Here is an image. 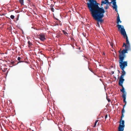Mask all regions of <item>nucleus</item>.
<instances>
[{"label": "nucleus", "mask_w": 131, "mask_h": 131, "mask_svg": "<svg viewBox=\"0 0 131 131\" xmlns=\"http://www.w3.org/2000/svg\"><path fill=\"white\" fill-rule=\"evenodd\" d=\"M91 14L94 19L97 21V26L100 27L99 23L100 24L103 22L102 18L104 16V14L105 11L104 9L90 11Z\"/></svg>", "instance_id": "f257e3e1"}, {"label": "nucleus", "mask_w": 131, "mask_h": 131, "mask_svg": "<svg viewBox=\"0 0 131 131\" xmlns=\"http://www.w3.org/2000/svg\"><path fill=\"white\" fill-rule=\"evenodd\" d=\"M89 2L86 3L88 8L90 11L104 9L103 7H100V4L95 0H89Z\"/></svg>", "instance_id": "f03ea898"}, {"label": "nucleus", "mask_w": 131, "mask_h": 131, "mask_svg": "<svg viewBox=\"0 0 131 131\" xmlns=\"http://www.w3.org/2000/svg\"><path fill=\"white\" fill-rule=\"evenodd\" d=\"M125 47V49H123L121 51H119V55L118 56L119 59L124 60L126 57L125 53H127V51L130 49V44H127Z\"/></svg>", "instance_id": "7ed1b4c3"}, {"label": "nucleus", "mask_w": 131, "mask_h": 131, "mask_svg": "<svg viewBox=\"0 0 131 131\" xmlns=\"http://www.w3.org/2000/svg\"><path fill=\"white\" fill-rule=\"evenodd\" d=\"M124 60L119 59V63L120 67L122 70V74L121 77H124L126 74V72L124 70L125 68L127 66V61H123Z\"/></svg>", "instance_id": "20e7f679"}, {"label": "nucleus", "mask_w": 131, "mask_h": 131, "mask_svg": "<svg viewBox=\"0 0 131 131\" xmlns=\"http://www.w3.org/2000/svg\"><path fill=\"white\" fill-rule=\"evenodd\" d=\"M117 27H118L119 30H120L121 33L122 35L123 36L124 38H128V37L126 34L125 30L124 29V26L120 25H117Z\"/></svg>", "instance_id": "39448f33"}, {"label": "nucleus", "mask_w": 131, "mask_h": 131, "mask_svg": "<svg viewBox=\"0 0 131 131\" xmlns=\"http://www.w3.org/2000/svg\"><path fill=\"white\" fill-rule=\"evenodd\" d=\"M123 77H120L118 83L119 85L122 87V89L120 90L121 92H124V91H125L123 85V83L125 80V79H123Z\"/></svg>", "instance_id": "423d86ee"}, {"label": "nucleus", "mask_w": 131, "mask_h": 131, "mask_svg": "<svg viewBox=\"0 0 131 131\" xmlns=\"http://www.w3.org/2000/svg\"><path fill=\"white\" fill-rule=\"evenodd\" d=\"M124 121L122 120L120 121V124L118 127V131H124V128L125 127Z\"/></svg>", "instance_id": "0eeeda50"}, {"label": "nucleus", "mask_w": 131, "mask_h": 131, "mask_svg": "<svg viewBox=\"0 0 131 131\" xmlns=\"http://www.w3.org/2000/svg\"><path fill=\"white\" fill-rule=\"evenodd\" d=\"M38 38L41 41H44L46 40L45 35L43 34H41L39 35L38 36Z\"/></svg>", "instance_id": "6e6552de"}, {"label": "nucleus", "mask_w": 131, "mask_h": 131, "mask_svg": "<svg viewBox=\"0 0 131 131\" xmlns=\"http://www.w3.org/2000/svg\"><path fill=\"white\" fill-rule=\"evenodd\" d=\"M122 92L123 93V94L122 95V96L123 97V102H124V103H125V105L126 104V92L125 91H124V92Z\"/></svg>", "instance_id": "1a4fd4ad"}, {"label": "nucleus", "mask_w": 131, "mask_h": 131, "mask_svg": "<svg viewBox=\"0 0 131 131\" xmlns=\"http://www.w3.org/2000/svg\"><path fill=\"white\" fill-rule=\"evenodd\" d=\"M113 4L114 6H113L114 9H115V10L117 12L118 11L117 9V6L116 4V2L115 0H113Z\"/></svg>", "instance_id": "9d476101"}, {"label": "nucleus", "mask_w": 131, "mask_h": 131, "mask_svg": "<svg viewBox=\"0 0 131 131\" xmlns=\"http://www.w3.org/2000/svg\"><path fill=\"white\" fill-rule=\"evenodd\" d=\"M108 2V0H105V1L103 0L101 2V6H102L104 4H106L107 5V3ZM102 7V6H101V7Z\"/></svg>", "instance_id": "9b49d317"}, {"label": "nucleus", "mask_w": 131, "mask_h": 131, "mask_svg": "<svg viewBox=\"0 0 131 131\" xmlns=\"http://www.w3.org/2000/svg\"><path fill=\"white\" fill-rule=\"evenodd\" d=\"M118 16H117V24H118L119 23V22L120 23H121L122 22V21L120 20L119 17V14L118 13H117Z\"/></svg>", "instance_id": "f8f14e48"}, {"label": "nucleus", "mask_w": 131, "mask_h": 131, "mask_svg": "<svg viewBox=\"0 0 131 131\" xmlns=\"http://www.w3.org/2000/svg\"><path fill=\"white\" fill-rule=\"evenodd\" d=\"M28 46L29 47H30L32 45V43L29 41H28Z\"/></svg>", "instance_id": "ddd939ff"}, {"label": "nucleus", "mask_w": 131, "mask_h": 131, "mask_svg": "<svg viewBox=\"0 0 131 131\" xmlns=\"http://www.w3.org/2000/svg\"><path fill=\"white\" fill-rule=\"evenodd\" d=\"M22 58L20 57H18L17 58L18 60L19 61V62H22V61H21V59Z\"/></svg>", "instance_id": "4468645a"}, {"label": "nucleus", "mask_w": 131, "mask_h": 131, "mask_svg": "<svg viewBox=\"0 0 131 131\" xmlns=\"http://www.w3.org/2000/svg\"><path fill=\"white\" fill-rule=\"evenodd\" d=\"M98 121H99L98 120H96V121L95 123H94V126H93V127H96V123L98 122Z\"/></svg>", "instance_id": "2eb2a0df"}, {"label": "nucleus", "mask_w": 131, "mask_h": 131, "mask_svg": "<svg viewBox=\"0 0 131 131\" xmlns=\"http://www.w3.org/2000/svg\"><path fill=\"white\" fill-rule=\"evenodd\" d=\"M125 106V105H124L123 108H122V113H124L125 112V110L124 109V107Z\"/></svg>", "instance_id": "dca6fc26"}, {"label": "nucleus", "mask_w": 131, "mask_h": 131, "mask_svg": "<svg viewBox=\"0 0 131 131\" xmlns=\"http://www.w3.org/2000/svg\"><path fill=\"white\" fill-rule=\"evenodd\" d=\"M126 39V44H130L129 43V41L128 40V38H127Z\"/></svg>", "instance_id": "f3484780"}, {"label": "nucleus", "mask_w": 131, "mask_h": 131, "mask_svg": "<svg viewBox=\"0 0 131 131\" xmlns=\"http://www.w3.org/2000/svg\"><path fill=\"white\" fill-rule=\"evenodd\" d=\"M105 9H107L109 8V6L108 5V4L106 5V6L104 8Z\"/></svg>", "instance_id": "a211bd4d"}, {"label": "nucleus", "mask_w": 131, "mask_h": 131, "mask_svg": "<svg viewBox=\"0 0 131 131\" xmlns=\"http://www.w3.org/2000/svg\"><path fill=\"white\" fill-rule=\"evenodd\" d=\"M124 116V115L123 113H122V116L121 117V121L122 119V118Z\"/></svg>", "instance_id": "6ab92c4d"}, {"label": "nucleus", "mask_w": 131, "mask_h": 131, "mask_svg": "<svg viewBox=\"0 0 131 131\" xmlns=\"http://www.w3.org/2000/svg\"><path fill=\"white\" fill-rule=\"evenodd\" d=\"M10 17L11 19H13L15 17L14 15H11Z\"/></svg>", "instance_id": "aec40b11"}, {"label": "nucleus", "mask_w": 131, "mask_h": 131, "mask_svg": "<svg viewBox=\"0 0 131 131\" xmlns=\"http://www.w3.org/2000/svg\"><path fill=\"white\" fill-rule=\"evenodd\" d=\"M23 0H19L21 4H23Z\"/></svg>", "instance_id": "412c9836"}, {"label": "nucleus", "mask_w": 131, "mask_h": 131, "mask_svg": "<svg viewBox=\"0 0 131 131\" xmlns=\"http://www.w3.org/2000/svg\"><path fill=\"white\" fill-rule=\"evenodd\" d=\"M127 45L126 43H125L124 42L123 43V47L125 46V47Z\"/></svg>", "instance_id": "4be33fe9"}, {"label": "nucleus", "mask_w": 131, "mask_h": 131, "mask_svg": "<svg viewBox=\"0 0 131 131\" xmlns=\"http://www.w3.org/2000/svg\"><path fill=\"white\" fill-rule=\"evenodd\" d=\"M107 117V115H106L105 116V119H106Z\"/></svg>", "instance_id": "5701e85b"}, {"label": "nucleus", "mask_w": 131, "mask_h": 131, "mask_svg": "<svg viewBox=\"0 0 131 131\" xmlns=\"http://www.w3.org/2000/svg\"><path fill=\"white\" fill-rule=\"evenodd\" d=\"M51 9V11L52 12H54V9L53 8H52Z\"/></svg>", "instance_id": "b1692460"}, {"label": "nucleus", "mask_w": 131, "mask_h": 131, "mask_svg": "<svg viewBox=\"0 0 131 131\" xmlns=\"http://www.w3.org/2000/svg\"><path fill=\"white\" fill-rule=\"evenodd\" d=\"M107 99L108 102H110V100L109 99H108L107 98Z\"/></svg>", "instance_id": "393cba45"}, {"label": "nucleus", "mask_w": 131, "mask_h": 131, "mask_svg": "<svg viewBox=\"0 0 131 131\" xmlns=\"http://www.w3.org/2000/svg\"><path fill=\"white\" fill-rule=\"evenodd\" d=\"M11 63L12 64H13L14 63V61H13L12 62H11Z\"/></svg>", "instance_id": "a878e982"}, {"label": "nucleus", "mask_w": 131, "mask_h": 131, "mask_svg": "<svg viewBox=\"0 0 131 131\" xmlns=\"http://www.w3.org/2000/svg\"><path fill=\"white\" fill-rule=\"evenodd\" d=\"M63 32L64 34L66 35V32L65 31H64L63 30Z\"/></svg>", "instance_id": "bb28decb"}, {"label": "nucleus", "mask_w": 131, "mask_h": 131, "mask_svg": "<svg viewBox=\"0 0 131 131\" xmlns=\"http://www.w3.org/2000/svg\"><path fill=\"white\" fill-rule=\"evenodd\" d=\"M111 3H110L109 2H108H108L107 3V4H108H108H110Z\"/></svg>", "instance_id": "cd10ccee"}, {"label": "nucleus", "mask_w": 131, "mask_h": 131, "mask_svg": "<svg viewBox=\"0 0 131 131\" xmlns=\"http://www.w3.org/2000/svg\"><path fill=\"white\" fill-rule=\"evenodd\" d=\"M111 73H112V74H113L114 73V72L113 71H112L111 72Z\"/></svg>", "instance_id": "c85d7f7f"}, {"label": "nucleus", "mask_w": 131, "mask_h": 131, "mask_svg": "<svg viewBox=\"0 0 131 131\" xmlns=\"http://www.w3.org/2000/svg\"><path fill=\"white\" fill-rule=\"evenodd\" d=\"M88 68H89V69L90 70L91 72H92V71L90 69V68H89V67Z\"/></svg>", "instance_id": "c756f323"}, {"label": "nucleus", "mask_w": 131, "mask_h": 131, "mask_svg": "<svg viewBox=\"0 0 131 131\" xmlns=\"http://www.w3.org/2000/svg\"><path fill=\"white\" fill-rule=\"evenodd\" d=\"M121 50H122V49H120V50L119 51H121Z\"/></svg>", "instance_id": "7c9ffc66"}, {"label": "nucleus", "mask_w": 131, "mask_h": 131, "mask_svg": "<svg viewBox=\"0 0 131 131\" xmlns=\"http://www.w3.org/2000/svg\"><path fill=\"white\" fill-rule=\"evenodd\" d=\"M111 45L112 46V45H113V44H111Z\"/></svg>", "instance_id": "2f4dec72"}, {"label": "nucleus", "mask_w": 131, "mask_h": 131, "mask_svg": "<svg viewBox=\"0 0 131 131\" xmlns=\"http://www.w3.org/2000/svg\"><path fill=\"white\" fill-rule=\"evenodd\" d=\"M32 131H34L33 130H32Z\"/></svg>", "instance_id": "473e14b6"}, {"label": "nucleus", "mask_w": 131, "mask_h": 131, "mask_svg": "<svg viewBox=\"0 0 131 131\" xmlns=\"http://www.w3.org/2000/svg\"><path fill=\"white\" fill-rule=\"evenodd\" d=\"M99 123H98V124H99Z\"/></svg>", "instance_id": "72a5a7b5"}, {"label": "nucleus", "mask_w": 131, "mask_h": 131, "mask_svg": "<svg viewBox=\"0 0 131 131\" xmlns=\"http://www.w3.org/2000/svg\"><path fill=\"white\" fill-rule=\"evenodd\" d=\"M66 34H67V32L66 33Z\"/></svg>", "instance_id": "f704fd0d"}, {"label": "nucleus", "mask_w": 131, "mask_h": 131, "mask_svg": "<svg viewBox=\"0 0 131 131\" xmlns=\"http://www.w3.org/2000/svg\"><path fill=\"white\" fill-rule=\"evenodd\" d=\"M118 71H119V70H118Z\"/></svg>", "instance_id": "c9c22d12"}]
</instances>
